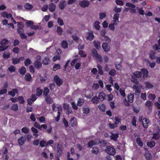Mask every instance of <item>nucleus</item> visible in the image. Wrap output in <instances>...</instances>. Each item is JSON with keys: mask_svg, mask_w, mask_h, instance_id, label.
Segmentation results:
<instances>
[{"mask_svg": "<svg viewBox=\"0 0 160 160\" xmlns=\"http://www.w3.org/2000/svg\"><path fill=\"white\" fill-rule=\"evenodd\" d=\"M119 14L118 13H116L114 15L113 19H114L113 22L115 23L116 25L119 22Z\"/></svg>", "mask_w": 160, "mask_h": 160, "instance_id": "ddd939ff", "label": "nucleus"}, {"mask_svg": "<svg viewBox=\"0 0 160 160\" xmlns=\"http://www.w3.org/2000/svg\"><path fill=\"white\" fill-rule=\"evenodd\" d=\"M54 81L56 83L58 87H60L61 86L63 82L62 80L57 75H56L54 76Z\"/></svg>", "mask_w": 160, "mask_h": 160, "instance_id": "20e7f679", "label": "nucleus"}, {"mask_svg": "<svg viewBox=\"0 0 160 160\" xmlns=\"http://www.w3.org/2000/svg\"><path fill=\"white\" fill-rule=\"evenodd\" d=\"M33 22L31 21L27 20L26 23V25L28 27H29L30 26H31L33 24Z\"/></svg>", "mask_w": 160, "mask_h": 160, "instance_id": "69168bd1", "label": "nucleus"}, {"mask_svg": "<svg viewBox=\"0 0 160 160\" xmlns=\"http://www.w3.org/2000/svg\"><path fill=\"white\" fill-rule=\"evenodd\" d=\"M132 88L135 90V93H141L140 88L138 86L134 85L133 86Z\"/></svg>", "mask_w": 160, "mask_h": 160, "instance_id": "412c9836", "label": "nucleus"}, {"mask_svg": "<svg viewBox=\"0 0 160 160\" xmlns=\"http://www.w3.org/2000/svg\"><path fill=\"white\" fill-rule=\"evenodd\" d=\"M141 72L142 74L143 78H147L148 75V72L147 68H143L141 69Z\"/></svg>", "mask_w": 160, "mask_h": 160, "instance_id": "f8f14e48", "label": "nucleus"}, {"mask_svg": "<svg viewBox=\"0 0 160 160\" xmlns=\"http://www.w3.org/2000/svg\"><path fill=\"white\" fill-rule=\"evenodd\" d=\"M12 63L14 65H16L20 62L19 59L17 58H12Z\"/></svg>", "mask_w": 160, "mask_h": 160, "instance_id": "3c124183", "label": "nucleus"}, {"mask_svg": "<svg viewBox=\"0 0 160 160\" xmlns=\"http://www.w3.org/2000/svg\"><path fill=\"white\" fill-rule=\"evenodd\" d=\"M31 63L32 62L31 60L29 58L26 59L24 62V65L26 66H28L29 65L31 64Z\"/></svg>", "mask_w": 160, "mask_h": 160, "instance_id": "49530a36", "label": "nucleus"}, {"mask_svg": "<svg viewBox=\"0 0 160 160\" xmlns=\"http://www.w3.org/2000/svg\"><path fill=\"white\" fill-rule=\"evenodd\" d=\"M133 75L136 78H140L142 75V72L140 71H135L133 73Z\"/></svg>", "mask_w": 160, "mask_h": 160, "instance_id": "ea45409f", "label": "nucleus"}, {"mask_svg": "<svg viewBox=\"0 0 160 160\" xmlns=\"http://www.w3.org/2000/svg\"><path fill=\"white\" fill-rule=\"evenodd\" d=\"M78 54L81 57L85 58L87 56V55L84 53V52L82 50L79 51Z\"/></svg>", "mask_w": 160, "mask_h": 160, "instance_id": "4d7b16f0", "label": "nucleus"}, {"mask_svg": "<svg viewBox=\"0 0 160 160\" xmlns=\"http://www.w3.org/2000/svg\"><path fill=\"white\" fill-rule=\"evenodd\" d=\"M98 108L100 111L103 112H105L106 110V106L103 104H101L98 105Z\"/></svg>", "mask_w": 160, "mask_h": 160, "instance_id": "c85d7f7f", "label": "nucleus"}, {"mask_svg": "<svg viewBox=\"0 0 160 160\" xmlns=\"http://www.w3.org/2000/svg\"><path fill=\"white\" fill-rule=\"evenodd\" d=\"M115 23L114 22H113V23L109 24L108 25L109 28L110 30L112 31H114L115 29Z\"/></svg>", "mask_w": 160, "mask_h": 160, "instance_id": "864d4df0", "label": "nucleus"}, {"mask_svg": "<svg viewBox=\"0 0 160 160\" xmlns=\"http://www.w3.org/2000/svg\"><path fill=\"white\" fill-rule=\"evenodd\" d=\"M56 5L52 3H50L49 5L48 9L49 11L51 12H54L56 9Z\"/></svg>", "mask_w": 160, "mask_h": 160, "instance_id": "4468645a", "label": "nucleus"}, {"mask_svg": "<svg viewBox=\"0 0 160 160\" xmlns=\"http://www.w3.org/2000/svg\"><path fill=\"white\" fill-rule=\"evenodd\" d=\"M36 95L38 96H40L43 92V90L41 89L40 88L38 87L36 89Z\"/></svg>", "mask_w": 160, "mask_h": 160, "instance_id": "7c9ffc66", "label": "nucleus"}, {"mask_svg": "<svg viewBox=\"0 0 160 160\" xmlns=\"http://www.w3.org/2000/svg\"><path fill=\"white\" fill-rule=\"evenodd\" d=\"M132 81L133 83H135V84L137 85H138L139 84V82H138L137 79L135 78L134 76H132Z\"/></svg>", "mask_w": 160, "mask_h": 160, "instance_id": "bf43d9fd", "label": "nucleus"}, {"mask_svg": "<svg viewBox=\"0 0 160 160\" xmlns=\"http://www.w3.org/2000/svg\"><path fill=\"white\" fill-rule=\"evenodd\" d=\"M24 7L26 9L30 10L33 8V6L28 3H26L24 4Z\"/></svg>", "mask_w": 160, "mask_h": 160, "instance_id": "4c0bfd02", "label": "nucleus"}, {"mask_svg": "<svg viewBox=\"0 0 160 160\" xmlns=\"http://www.w3.org/2000/svg\"><path fill=\"white\" fill-rule=\"evenodd\" d=\"M61 46L64 49H66L68 47V43L66 40H63L61 43Z\"/></svg>", "mask_w": 160, "mask_h": 160, "instance_id": "f704fd0d", "label": "nucleus"}, {"mask_svg": "<svg viewBox=\"0 0 160 160\" xmlns=\"http://www.w3.org/2000/svg\"><path fill=\"white\" fill-rule=\"evenodd\" d=\"M92 152L93 153L95 154H97L99 152V149L97 147H93L92 148Z\"/></svg>", "mask_w": 160, "mask_h": 160, "instance_id": "603ef678", "label": "nucleus"}, {"mask_svg": "<svg viewBox=\"0 0 160 160\" xmlns=\"http://www.w3.org/2000/svg\"><path fill=\"white\" fill-rule=\"evenodd\" d=\"M98 144H99L102 147H105L106 146L107 142L106 141L104 140H99L98 142Z\"/></svg>", "mask_w": 160, "mask_h": 160, "instance_id": "473e14b6", "label": "nucleus"}, {"mask_svg": "<svg viewBox=\"0 0 160 160\" xmlns=\"http://www.w3.org/2000/svg\"><path fill=\"white\" fill-rule=\"evenodd\" d=\"M17 26L19 30H21L23 29L24 26V25L22 22H18Z\"/></svg>", "mask_w": 160, "mask_h": 160, "instance_id": "c03bdc74", "label": "nucleus"}, {"mask_svg": "<svg viewBox=\"0 0 160 160\" xmlns=\"http://www.w3.org/2000/svg\"><path fill=\"white\" fill-rule=\"evenodd\" d=\"M37 59L34 63L35 67L38 69H40L42 68V63L41 62V56H38L37 57Z\"/></svg>", "mask_w": 160, "mask_h": 160, "instance_id": "f03ea898", "label": "nucleus"}, {"mask_svg": "<svg viewBox=\"0 0 160 160\" xmlns=\"http://www.w3.org/2000/svg\"><path fill=\"white\" fill-rule=\"evenodd\" d=\"M66 5L65 1L60 2L59 3V7L61 10H63L66 7Z\"/></svg>", "mask_w": 160, "mask_h": 160, "instance_id": "6ab92c4d", "label": "nucleus"}, {"mask_svg": "<svg viewBox=\"0 0 160 160\" xmlns=\"http://www.w3.org/2000/svg\"><path fill=\"white\" fill-rule=\"evenodd\" d=\"M91 101L93 103L97 104L99 102V98L95 96L92 99Z\"/></svg>", "mask_w": 160, "mask_h": 160, "instance_id": "e433bc0d", "label": "nucleus"}, {"mask_svg": "<svg viewBox=\"0 0 160 160\" xmlns=\"http://www.w3.org/2000/svg\"><path fill=\"white\" fill-rule=\"evenodd\" d=\"M26 140V137L25 136H22L20 139H18V142L20 145H22L24 143Z\"/></svg>", "mask_w": 160, "mask_h": 160, "instance_id": "f3484780", "label": "nucleus"}, {"mask_svg": "<svg viewBox=\"0 0 160 160\" xmlns=\"http://www.w3.org/2000/svg\"><path fill=\"white\" fill-rule=\"evenodd\" d=\"M102 47L104 51L108 52L109 51L110 48L109 45L108 43L105 42L103 43L102 44Z\"/></svg>", "mask_w": 160, "mask_h": 160, "instance_id": "9b49d317", "label": "nucleus"}, {"mask_svg": "<svg viewBox=\"0 0 160 160\" xmlns=\"http://www.w3.org/2000/svg\"><path fill=\"white\" fill-rule=\"evenodd\" d=\"M116 73V71L114 69H111L109 72V74L111 76H114Z\"/></svg>", "mask_w": 160, "mask_h": 160, "instance_id": "052dcab7", "label": "nucleus"}, {"mask_svg": "<svg viewBox=\"0 0 160 160\" xmlns=\"http://www.w3.org/2000/svg\"><path fill=\"white\" fill-rule=\"evenodd\" d=\"M156 52L152 50L150 51L149 53V56L151 59L154 60L157 58L156 56Z\"/></svg>", "mask_w": 160, "mask_h": 160, "instance_id": "dca6fc26", "label": "nucleus"}, {"mask_svg": "<svg viewBox=\"0 0 160 160\" xmlns=\"http://www.w3.org/2000/svg\"><path fill=\"white\" fill-rule=\"evenodd\" d=\"M22 132L24 133L27 134L29 132V129L28 128L26 127H25L23 128L22 129Z\"/></svg>", "mask_w": 160, "mask_h": 160, "instance_id": "6e6d98bb", "label": "nucleus"}, {"mask_svg": "<svg viewBox=\"0 0 160 160\" xmlns=\"http://www.w3.org/2000/svg\"><path fill=\"white\" fill-rule=\"evenodd\" d=\"M8 69L10 72L12 73L15 71L16 68L15 66L11 65L8 68Z\"/></svg>", "mask_w": 160, "mask_h": 160, "instance_id": "8fccbe9b", "label": "nucleus"}, {"mask_svg": "<svg viewBox=\"0 0 160 160\" xmlns=\"http://www.w3.org/2000/svg\"><path fill=\"white\" fill-rule=\"evenodd\" d=\"M82 111L83 113L87 114L89 113L90 109L88 108H83Z\"/></svg>", "mask_w": 160, "mask_h": 160, "instance_id": "774afa93", "label": "nucleus"}, {"mask_svg": "<svg viewBox=\"0 0 160 160\" xmlns=\"http://www.w3.org/2000/svg\"><path fill=\"white\" fill-rule=\"evenodd\" d=\"M50 62L49 58L48 57H45L42 60V62L44 65H48Z\"/></svg>", "mask_w": 160, "mask_h": 160, "instance_id": "c756f323", "label": "nucleus"}, {"mask_svg": "<svg viewBox=\"0 0 160 160\" xmlns=\"http://www.w3.org/2000/svg\"><path fill=\"white\" fill-rule=\"evenodd\" d=\"M160 135L158 133H154L153 134L152 138L155 140H158L160 138Z\"/></svg>", "mask_w": 160, "mask_h": 160, "instance_id": "79ce46f5", "label": "nucleus"}, {"mask_svg": "<svg viewBox=\"0 0 160 160\" xmlns=\"http://www.w3.org/2000/svg\"><path fill=\"white\" fill-rule=\"evenodd\" d=\"M150 123V121L149 119L143 118L142 119V125L144 128H147L148 126V124Z\"/></svg>", "mask_w": 160, "mask_h": 160, "instance_id": "0eeeda50", "label": "nucleus"}, {"mask_svg": "<svg viewBox=\"0 0 160 160\" xmlns=\"http://www.w3.org/2000/svg\"><path fill=\"white\" fill-rule=\"evenodd\" d=\"M19 72L22 75H24L26 72V68L24 67H22L19 69Z\"/></svg>", "mask_w": 160, "mask_h": 160, "instance_id": "72a5a7b5", "label": "nucleus"}, {"mask_svg": "<svg viewBox=\"0 0 160 160\" xmlns=\"http://www.w3.org/2000/svg\"><path fill=\"white\" fill-rule=\"evenodd\" d=\"M148 98L150 100H153L155 98L156 96L154 94H150L148 96Z\"/></svg>", "mask_w": 160, "mask_h": 160, "instance_id": "e2e57ef3", "label": "nucleus"}, {"mask_svg": "<svg viewBox=\"0 0 160 160\" xmlns=\"http://www.w3.org/2000/svg\"><path fill=\"white\" fill-rule=\"evenodd\" d=\"M98 69V73L100 75H102L103 74V72L102 70V68L101 66L100 65H98L97 67Z\"/></svg>", "mask_w": 160, "mask_h": 160, "instance_id": "0e129e2a", "label": "nucleus"}, {"mask_svg": "<svg viewBox=\"0 0 160 160\" xmlns=\"http://www.w3.org/2000/svg\"><path fill=\"white\" fill-rule=\"evenodd\" d=\"M91 52V55L93 58L98 59L100 62H101L102 61V57L100 55L98 54L97 51L95 48H94L92 49Z\"/></svg>", "mask_w": 160, "mask_h": 160, "instance_id": "f257e3e1", "label": "nucleus"}, {"mask_svg": "<svg viewBox=\"0 0 160 160\" xmlns=\"http://www.w3.org/2000/svg\"><path fill=\"white\" fill-rule=\"evenodd\" d=\"M31 130L34 133L36 134H33V135L35 136L36 137H37L38 136V135L37 134V133L38 132V130L36 128L33 127L31 128Z\"/></svg>", "mask_w": 160, "mask_h": 160, "instance_id": "09e8293b", "label": "nucleus"}, {"mask_svg": "<svg viewBox=\"0 0 160 160\" xmlns=\"http://www.w3.org/2000/svg\"><path fill=\"white\" fill-rule=\"evenodd\" d=\"M25 80L28 82H30L32 79V77L31 75L29 73H27L25 76Z\"/></svg>", "mask_w": 160, "mask_h": 160, "instance_id": "4be33fe9", "label": "nucleus"}, {"mask_svg": "<svg viewBox=\"0 0 160 160\" xmlns=\"http://www.w3.org/2000/svg\"><path fill=\"white\" fill-rule=\"evenodd\" d=\"M144 156L147 160H150L151 158V155L149 153H146L145 154Z\"/></svg>", "mask_w": 160, "mask_h": 160, "instance_id": "13d9d810", "label": "nucleus"}, {"mask_svg": "<svg viewBox=\"0 0 160 160\" xmlns=\"http://www.w3.org/2000/svg\"><path fill=\"white\" fill-rule=\"evenodd\" d=\"M9 43V41L6 39H2L1 42H0V44L2 47L3 48H5L7 47V48L9 47V45H6Z\"/></svg>", "mask_w": 160, "mask_h": 160, "instance_id": "39448f33", "label": "nucleus"}, {"mask_svg": "<svg viewBox=\"0 0 160 160\" xmlns=\"http://www.w3.org/2000/svg\"><path fill=\"white\" fill-rule=\"evenodd\" d=\"M17 32L18 34L20 35L21 38L22 39H26L27 38V36L25 34L22 33L19 30H17Z\"/></svg>", "mask_w": 160, "mask_h": 160, "instance_id": "a18cd8bd", "label": "nucleus"}, {"mask_svg": "<svg viewBox=\"0 0 160 160\" xmlns=\"http://www.w3.org/2000/svg\"><path fill=\"white\" fill-rule=\"evenodd\" d=\"M93 43L94 47L97 49L98 50L101 48L100 42L98 41H94Z\"/></svg>", "mask_w": 160, "mask_h": 160, "instance_id": "b1692460", "label": "nucleus"}, {"mask_svg": "<svg viewBox=\"0 0 160 160\" xmlns=\"http://www.w3.org/2000/svg\"><path fill=\"white\" fill-rule=\"evenodd\" d=\"M106 152L109 154L114 156L116 153V150L114 148L110 146H107Z\"/></svg>", "mask_w": 160, "mask_h": 160, "instance_id": "7ed1b4c3", "label": "nucleus"}, {"mask_svg": "<svg viewBox=\"0 0 160 160\" xmlns=\"http://www.w3.org/2000/svg\"><path fill=\"white\" fill-rule=\"evenodd\" d=\"M75 119V118L73 117L71 118L70 120V124L71 127L76 126L77 125V123L76 121H74Z\"/></svg>", "mask_w": 160, "mask_h": 160, "instance_id": "5701e85b", "label": "nucleus"}, {"mask_svg": "<svg viewBox=\"0 0 160 160\" xmlns=\"http://www.w3.org/2000/svg\"><path fill=\"white\" fill-rule=\"evenodd\" d=\"M45 101L46 103L48 104H50L53 102V100L50 97V95L45 96Z\"/></svg>", "mask_w": 160, "mask_h": 160, "instance_id": "bb28decb", "label": "nucleus"}, {"mask_svg": "<svg viewBox=\"0 0 160 160\" xmlns=\"http://www.w3.org/2000/svg\"><path fill=\"white\" fill-rule=\"evenodd\" d=\"M145 84V88L147 90L152 88L154 87L153 85L150 83L149 82H146Z\"/></svg>", "mask_w": 160, "mask_h": 160, "instance_id": "cd10ccee", "label": "nucleus"}, {"mask_svg": "<svg viewBox=\"0 0 160 160\" xmlns=\"http://www.w3.org/2000/svg\"><path fill=\"white\" fill-rule=\"evenodd\" d=\"M84 102L83 99L79 98L78 101L77 102V105L79 107L82 106L84 104Z\"/></svg>", "mask_w": 160, "mask_h": 160, "instance_id": "de8ad7c7", "label": "nucleus"}, {"mask_svg": "<svg viewBox=\"0 0 160 160\" xmlns=\"http://www.w3.org/2000/svg\"><path fill=\"white\" fill-rule=\"evenodd\" d=\"M106 97V94L102 92H100L98 95V98L101 101H103L105 99Z\"/></svg>", "mask_w": 160, "mask_h": 160, "instance_id": "1a4fd4ad", "label": "nucleus"}, {"mask_svg": "<svg viewBox=\"0 0 160 160\" xmlns=\"http://www.w3.org/2000/svg\"><path fill=\"white\" fill-rule=\"evenodd\" d=\"M136 142L138 145L140 147H142L143 145V142L140 137H138L136 139Z\"/></svg>", "mask_w": 160, "mask_h": 160, "instance_id": "393cba45", "label": "nucleus"}, {"mask_svg": "<svg viewBox=\"0 0 160 160\" xmlns=\"http://www.w3.org/2000/svg\"><path fill=\"white\" fill-rule=\"evenodd\" d=\"M18 100L20 104H23L24 102V98L22 96H20L18 97Z\"/></svg>", "mask_w": 160, "mask_h": 160, "instance_id": "680f3d73", "label": "nucleus"}, {"mask_svg": "<svg viewBox=\"0 0 160 160\" xmlns=\"http://www.w3.org/2000/svg\"><path fill=\"white\" fill-rule=\"evenodd\" d=\"M98 142H95L93 140H91L88 143V147L91 148L92 147L93 145L95 144H98Z\"/></svg>", "mask_w": 160, "mask_h": 160, "instance_id": "2f4dec72", "label": "nucleus"}, {"mask_svg": "<svg viewBox=\"0 0 160 160\" xmlns=\"http://www.w3.org/2000/svg\"><path fill=\"white\" fill-rule=\"evenodd\" d=\"M100 22L98 21H96L93 23V25L94 27L97 30H99L100 29Z\"/></svg>", "mask_w": 160, "mask_h": 160, "instance_id": "58836bf2", "label": "nucleus"}, {"mask_svg": "<svg viewBox=\"0 0 160 160\" xmlns=\"http://www.w3.org/2000/svg\"><path fill=\"white\" fill-rule=\"evenodd\" d=\"M18 93V90L17 88H13L12 90L8 92L9 94L11 95L12 97H14L16 93Z\"/></svg>", "mask_w": 160, "mask_h": 160, "instance_id": "2eb2a0df", "label": "nucleus"}, {"mask_svg": "<svg viewBox=\"0 0 160 160\" xmlns=\"http://www.w3.org/2000/svg\"><path fill=\"white\" fill-rule=\"evenodd\" d=\"M87 34L88 36L86 38V39L90 41H92L94 37L93 32L92 31H90L88 32Z\"/></svg>", "mask_w": 160, "mask_h": 160, "instance_id": "9d476101", "label": "nucleus"}, {"mask_svg": "<svg viewBox=\"0 0 160 160\" xmlns=\"http://www.w3.org/2000/svg\"><path fill=\"white\" fill-rule=\"evenodd\" d=\"M57 22L60 26H62L64 24L63 20L59 18H58Z\"/></svg>", "mask_w": 160, "mask_h": 160, "instance_id": "338daca9", "label": "nucleus"}, {"mask_svg": "<svg viewBox=\"0 0 160 160\" xmlns=\"http://www.w3.org/2000/svg\"><path fill=\"white\" fill-rule=\"evenodd\" d=\"M155 143L153 141H150L148 142L147 143V145L150 148H152L155 145Z\"/></svg>", "mask_w": 160, "mask_h": 160, "instance_id": "c9c22d12", "label": "nucleus"}, {"mask_svg": "<svg viewBox=\"0 0 160 160\" xmlns=\"http://www.w3.org/2000/svg\"><path fill=\"white\" fill-rule=\"evenodd\" d=\"M126 6L127 7H130L133 9H131L130 10L131 13H136V9H135V6L130 2L126 3Z\"/></svg>", "mask_w": 160, "mask_h": 160, "instance_id": "6e6552de", "label": "nucleus"}, {"mask_svg": "<svg viewBox=\"0 0 160 160\" xmlns=\"http://www.w3.org/2000/svg\"><path fill=\"white\" fill-rule=\"evenodd\" d=\"M90 4L89 2L87 0H84L80 2L79 5L81 8H85L88 7Z\"/></svg>", "mask_w": 160, "mask_h": 160, "instance_id": "423d86ee", "label": "nucleus"}, {"mask_svg": "<svg viewBox=\"0 0 160 160\" xmlns=\"http://www.w3.org/2000/svg\"><path fill=\"white\" fill-rule=\"evenodd\" d=\"M134 95L133 94L130 93L128 95L127 97L128 101L129 102L132 103L134 99Z\"/></svg>", "mask_w": 160, "mask_h": 160, "instance_id": "aec40b11", "label": "nucleus"}, {"mask_svg": "<svg viewBox=\"0 0 160 160\" xmlns=\"http://www.w3.org/2000/svg\"><path fill=\"white\" fill-rule=\"evenodd\" d=\"M132 123L133 126L135 127L137 126L136 120V117L135 116H133L132 118Z\"/></svg>", "mask_w": 160, "mask_h": 160, "instance_id": "5fc2aeb1", "label": "nucleus"}, {"mask_svg": "<svg viewBox=\"0 0 160 160\" xmlns=\"http://www.w3.org/2000/svg\"><path fill=\"white\" fill-rule=\"evenodd\" d=\"M119 137V134L117 133L116 134L112 133V135L110 136V138L115 141H116L118 138Z\"/></svg>", "mask_w": 160, "mask_h": 160, "instance_id": "a878e982", "label": "nucleus"}, {"mask_svg": "<svg viewBox=\"0 0 160 160\" xmlns=\"http://www.w3.org/2000/svg\"><path fill=\"white\" fill-rule=\"evenodd\" d=\"M152 102L150 101H147L146 102L145 105L148 108V109L151 112L152 110Z\"/></svg>", "mask_w": 160, "mask_h": 160, "instance_id": "a211bd4d", "label": "nucleus"}, {"mask_svg": "<svg viewBox=\"0 0 160 160\" xmlns=\"http://www.w3.org/2000/svg\"><path fill=\"white\" fill-rule=\"evenodd\" d=\"M57 34L59 36L61 35L63 32V30L61 27L59 26H58L56 30Z\"/></svg>", "mask_w": 160, "mask_h": 160, "instance_id": "a19ab883", "label": "nucleus"}, {"mask_svg": "<svg viewBox=\"0 0 160 160\" xmlns=\"http://www.w3.org/2000/svg\"><path fill=\"white\" fill-rule=\"evenodd\" d=\"M49 92V90L48 88L46 87L44 88L43 91V95L44 96H47Z\"/></svg>", "mask_w": 160, "mask_h": 160, "instance_id": "37998d69", "label": "nucleus"}]
</instances>
